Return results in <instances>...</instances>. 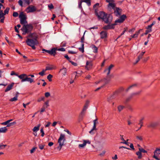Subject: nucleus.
<instances>
[{
    "label": "nucleus",
    "instance_id": "nucleus-1",
    "mask_svg": "<svg viewBox=\"0 0 160 160\" xmlns=\"http://www.w3.org/2000/svg\"><path fill=\"white\" fill-rule=\"evenodd\" d=\"M96 14L99 19H102L107 23H110L112 20V17L110 15H108L102 11L98 12H96Z\"/></svg>",
    "mask_w": 160,
    "mask_h": 160
},
{
    "label": "nucleus",
    "instance_id": "nucleus-2",
    "mask_svg": "<svg viewBox=\"0 0 160 160\" xmlns=\"http://www.w3.org/2000/svg\"><path fill=\"white\" fill-rule=\"evenodd\" d=\"M36 38V37L35 38L33 39L28 38L26 41L27 44L28 46L32 47L33 49H35L36 47L35 46L38 44V43Z\"/></svg>",
    "mask_w": 160,
    "mask_h": 160
},
{
    "label": "nucleus",
    "instance_id": "nucleus-3",
    "mask_svg": "<svg viewBox=\"0 0 160 160\" xmlns=\"http://www.w3.org/2000/svg\"><path fill=\"white\" fill-rule=\"evenodd\" d=\"M19 17L20 19V22L21 24L23 25H25L27 24V22L26 20V16L24 14L23 12H20Z\"/></svg>",
    "mask_w": 160,
    "mask_h": 160
},
{
    "label": "nucleus",
    "instance_id": "nucleus-4",
    "mask_svg": "<svg viewBox=\"0 0 160 160\" xmlns=\"http://www.w3.org/2000/svg\"><path fill=\"white\" fill-rule=\"evenodd\" d=\"M126 18V16L125 15H123L121 16L119 18L116 20L115 22L114 25H116L118 23H121L123 22L125 18Z\"/></svg>",
    "mask_w": 160,
    "mask_h": 160
},
{
    "label": "nucleus",
    "instance_id": "nucleus-5",
    "mask_svg": "<svg viewBox=\"0 0 160 160\" xmlns=\"http://www.w3.org/2000/svg\"><path fill=\"white\" fill-rule=\"evenodd\" d=\"M65 136L64 135L61 134L60 137L58 139V142L59 143V146H63L64 145V141Z\"/></svg>",
    "mask_w": 160,
    "mask_h": 160
},
{
    "label": "nucleus",
    "instance_id": "nucleus-6",
    "mask_svg": "<svg viewBox=\"0 0 160 160\" xmlns=\"http://www.w3.org/2000/svg\"><path fill=\"white\" fill-rule=\"evenodd\" d=\"M36 10V7L33 5H30L28 6L26 9V11L27 13L33 12Z\"/></svg>",
    "mask_w": 160,
    "mask_h": 160
},
{
    "label": "nucleus",
    "instance_id": "nucleus-7",
    "mask_svg": "<svg viewBox=\"0 0 160 160\" xmlns=\"http://www.w3.org/2000/svg\"><path fill=\"white\" fill-rule=\"evenodd\" d=\"M56 49H57L55 48L52 49L50 50H45V49H42V51H45L50 55L55 56L56 54Z\"/></svg>",
    "mask_w": 160,
    "mask_h": 160
},
{
    "label": "nucleus",
    "instance_id": "nucleus-8",
    "mask_svg": "<svg viewBox=\"0 0 160 160\" xmlns=\"http://www.w3.org/2000/svg\"><path fill=\"white\" fill-rule=\"evenodd\" d=\"M158 124V122H150L147 124V127L153 128L157 126Z\"/></svg>",
    "mask_w": 160,
    "mask_h": 160
},
{
    "label": "nucleus",
    "instance_id": "nucleus-9",
    "mask_svg": "<svg viewBox=\"0 0 160 160\" xmlns=\"http://www.w3.org/2000/svg\"><path fill=\"white\" fill-rule=\"evenodd\" d=\"M114 14L115 15L117 16H119L121 15L122 12V10L116 7L114 9Z\"/></svg>",
    "mask_w": 160,
    "mask_h": 160
},
{
    "label": "nucleus",
    "instance_id": "nucleus-10",
    "mask_svg": "<svg viewBox=\"0 0 160 160\" xmlns=\"http://www.w3.org/2000/svg\"><path fill=\"white\" fill-rule=\"evenodd\" d=\"M83 143L82 144H80L78 145V147L79 148H83L86 145L87 143L90 144V142L89 140H83Z\"/></svg>",
    "mask_w": 160,
    "mask_h": 160
},
{
    "label": "nucleus",
    "instance_id": "nucleus-11",
    "mask_svg": "<svg viewBox=\"0 0 160 160\" xmlns=\"http://www.w3.org/2000/svg\"><path fill=\"white\" fill-rule=\"evenodd\" d=\"M98 123V122L97 119H96L94 120L93 121V127L91 129V130L89 131V133L91 134L92 133V132L94 130H96V124Z\"/></svg>",
    "mask_w": 160,
    "mask_h": 160
},
{
    "label": "nucleus",
    "instance_id": "nucleus-12",
    "mask_svg": "<svg viewBox=\"0 0 160 160\" xmlns=\"http://www.w3.org/2000/svg\"><path fill=\"white\" fill-rule=\"evenodd\" d=\"M154 155L153 156V157L157 160H160V159L155 155L156 153L158 154H160V148H156V150L154 151Z\"/></svg>",
    "mask_w": 160,
    "mask_h": 160
},
{
    "label": "nucleus",
    "instance_id": "nucleus-13",
    "mask_svg": "<svg viewBox=\"0 0 160 160\" xmlns=\"http://www.w3.org/2000/svg\"><path fill=\"white\" fill-rule=\"evenodd\" d=\"M100 38L101 39H105L107 37V33L105 31H102L100 33Z\"/></svg>",
    "mask_w": 160,
    "mask_h": 160
},
{
    "label": "nucleus",
    "instance_id": "nucleus-14",
    "mask_svg": "<svg viewBox=\"0 0 160 160\" xmlns=\"http://www.w3.org/2000/svg\"><path fill=\"white\" fill-rule=\"evenodd\" d=\"M92 62L87 61L86 63V68L88 70L91 69L92 67Z\"/></svg>",
    "mask_w": 160,
    "mask_h": 160
},
{
    "label": "nucleus",
    "instance_id": "nucleus-15",
    "mask_svg": "<svg viewBox=\"0 0 160 160\" xmlns=\"http://www.w3.org/2000/svg\"><path fill=\"white\" fill-rule=\"evenodd\" d=\"M115 25L114 24L111 25H108L107 26H104L103 28L105 30H108L109 29H113L114 28V26Z\"/></svg>",
    "mask_w": 160,
    "mask_h": 160
},
{
    "label": "nucleus",
    "instance_id": "nucleus-16",
    "mask_svg": "<svg viewBox=\"0 0 160 160\" xmlns=\"http://www.w3.org/2000/svg\"><path fill=\"white\" fill-rule=\"evenodd\" d=\"M114 65L112 64H111L110 65V66L108 67V68L105 69L104 70L105 72H107V75L108 76V75L110 73V71L111 70V69L113 67Z\"/></svg>",
    "mask_w": 160,
    "mask_h": 160
},
{
    "label": "nucleus",
    "instance_id": "nucleus-17",
    "mask_svg": "<svg viewBox=\"0 0 160 160\" xmlns=\"http://www.w3.org/2000/svg\"><path fill=\"white\" fill-rule=\"evenodd\" d=\"M14 84V82H12L9 85L5 90V92H7L12 89V87H13Z\"/></svg>",
    "mask_w": 160,
    "mask_h": 160
},
{
    "label": "nucleus",
    "instance_id": "nucleus-18",
    "mask_svg": "<svg viewBox=\"0 0 160 160\" xmlns=\"http://www.w3.org/2000/svg\"><path fill=\"white\" fill-rule=\"evenodd\" d=\"M56 67L52 65H49L46 67L45 70L46 71L50 70L56 69Z\"/></svg>",
    "mask_w": 160,
    "mask_h": 160
},
{
    "label": "nucleus",
    "instance_id": "nucleus-19",
    "mask_svg": "<svg viewBox=\"0 0 160 160\" xmlns=\"http://www.w3.org/2000/svg\"><path fill=\"white\" fill-rule=\"evenodd\" d=\"M28 81L30 83H31L32 82H34V80L33 79L30 78H28L27 76L24 79H23L22 80H21V82H23L25 81Z\"/></svg>",
    "mask_w": 160,
    "mask_h": 160
},
{
    "label": "nucleus",
    "instance_id": "nucleus-20",
    "mask_svg": "<svg viewBox=\"0 0 160 160\" xmlns=\"http://www.w3.org/2000/svg\"><path fill=\"white\" fill-rule=\"evenodd\" d=\"M110 79H107L106 78H104L102 80H101L100 81H97L95 82V83L96 84H98L99 83H100L101 82H103L104 83V85L105 84L108 83Z\"/></svg>",
    "mask_w": 160,
    "mask_h": 160
},
{
    "label": "nucleus",
    "instance_id": "nucleus-21",
    "mask_svg": "<svg viewBox=\"0 0 160 160\" xmlns=\"http://www.w3.org/2000/svg\"><path fill=\"white\" fill-rule=\"evenodd\" d=\"M60 72H61L63 76H65L67 74V69L65 68H63L60 70Z\"/></svg>",
    "mask_w": 160,
    "mask_h": 160
},
{
    "label": "nucleus",
    "instance_id": "nucleus-22",
    "mask_svg": "<svg viewBox=\"0 0 160 160\" xmlns=\"http://www.w3.org/2000/svg\"><path fill=\"white\" fill-rule=\"evenodd\" d=\"M108 8L111 7L113 9H114L115 7V4L114 2V1L113 0V1L111 2L108 3Z\"/></svg>",
    "mask_w": 160,
    "mask_h": 160
},
{
    "label": "nucleus",
    "instance_id": "nucleus-23",
    "mask_svg": "<svg viewBox=\"0 0 160 160\" xmlns=\"http://www.w3.org/2000/svg\"><path fill=\"white\" fill-rule=\"evenodd\" d=\"M22 30L23 32V34H25L26 33L28 32L26 25H23V26L22 28Z\"/></svg>",
    "mask_w": 160,
    "mask_h": 160
},
{
    "label": "nucleus",
    "instance_id": "nucleus-24",
    "mask_svg": "<svg viewBox=\"0 0 160 160\" xmlns=\"http://www.w3.org/2000/svg\"><path fill=\"white\" fill-rule=\"evenodd\" d=\"M28 32L31 31L33 29V27L31 24L26 25Z\"/></svg>",
    "mask_w": 160,
    "mask_h": 160
},
{
    "label": "nucleus",
    "instance_id": "nucleus-25",
    "mask_svg": "<svg viewBox=\"0 0 160 160\" xmlns=\"http://www.w3.org/2000/svg\"><path fill=\"white\" fill-rule=\"evenodd\" d=\"M144 118H142L140 119V120L139 121V123L138 124L140 125V127L138 129V130H137V131L139 130L141 128V127L143 126V121L144 120Z\"/></svg>",
    "mask_w": 160,
    "mask_h": 160
},
{
    "label": "nucleus",
    "instance_id": "nucleus-26",
    "mask_svg": "<svg viewBox=\"0 0 160 160\" xmlns=\"http://www.w3.org/2000/svg\"><path fill=\"white\" fill-rule=\"evenodd\" d=\"M18 77L20 79L22 80L27 76V75L25 74H22L20 75H18Z\"/></svg>",
    "mask_w": 160,
    "mask_h": 160
},
{
    "label": "nucleus",
    "instance_id": "nucleus-27",
    "mask_svg": "<svg viewBox=\"0 0 160 160\" xmlns=\"http://www.w3.org/2000/svg\"><path fill=\"white\" fill-rule=\"evenodd\" d=\"M8 130L6 127H4L0 128V133H5Z\"/></svg>",
    "mask_w": 160,
    "mask_h": 160
},
{
    "label": "nucleus",
    "instance_id": "nucleus-28",
    "mask_svg": "<svg viewBox=\"0 0 160 160\" xmlns=\"http://www.w3.org/2000/svg\"><path fill=\"white\" fill-rule=\"evenodd\" d=\"M40 126V124H39L37 126H35L32 129L34 132H36L39 130V128Z\"/></svg>",
    "mask_w": 160,
    "mask_h": 160
},
{
    "label": "nucleus",
    "instance_id": "nucleus-29",
    "mask_svg": "<svg viewBox=\"0 0 160 160\" xmlns=\"http://www.w3.org/2000/svg\"><path fill=\"white\" fill-rule=\"evenodd\" d=\"M18 93H17V94H16V96L14 98H11L10 100V101L11 102L15 101L18 100Z\"/></svg>",
    "mask_w": 160,
    "mask_h": 160
},
{
    "label": "nucleus",
    "instance_id": "nucleus-30",
    "mask_svg": "<svg viewBox=\"0 0 160 160\" xmlns=\"http://www.w3.org/2000/svg\"><path fill=\"white\" fill-rule=\"evenodd\" d=\"M88 106L87 105H85L84 106L83 109V110H82V111L81 112V115H84V112L86 110V109L88 108Z\"/></svg>",
    "mask_w": 160,
    "mask_h": 160
},
{
    "label": "nucleus",
    "instance_id": "nucleus-31",
    "mask_svg": "<svg viewBox=\"0 0 160 160\" xmlns=\"http://www.w3.org/2000/svg\"><path fill=\"white\" fill-rule=\"evenodd\" d=\"M92 48L93 50V52H94L96 53L98 52V48L94 45L92 46Z\"/></svg>",
    "mask_w": 160,
    "mask_h": 160
},
{
    "label": "nucleus",
    "instance_id": "nucleus-32",
    "mask_svg": "<svg viewBox=\"0 0 160 160\" xmlns=\"http://www.w3.org/2000/svg\"><path fill=\"white\" fill-rule=\"evenodd\" d=\"M91 0H81L82 2H86L88 6L91 5Z\"/></svg>",
    "mask_w": 160,
    "mask_h": 160
},
{
    "label": "nucleus",
    "instance_id": "nucleus-33",
    "mask_svg": "<svg viewBox=\"0 0 160 160\" xmlns=\"http://www.w3.org/2000/svg\"><path fill=\"white\" fill-rule=\"evenodd\" d=\"M136 154L138 156V158L139 159H141L142 158V155L141 153L139 151L137 152H136Z\"/></svg>",
    "mask_w": 160,
    "mask_h": 160
},
{
    "label": "nucleus",
    "instance_id": "nucleus-34",
    "mask_svg": "<svg viewBox=\"0 0 160 160\" xmlns=\"http://www.w3.org/2000/svg\"><path fill=\"white\" fill-rule=\"evenodd\" d=\"M124 107L123 106L119 105L118 107V110L119 112H120L124 108Z\"/></svg>",
    "mask_w": 160,
    "mask_h": 160
},
{
    "label": "nucleus",
    "instance_id": "nucleus-35",
    "mask_svg": "<svg viewBox=\"0 0 160 160\" xmlns=\"http://www.w3.org/2000/svg\"><path fill=\"white\" fill-rule=\"evenodd\" d=\"M84 43H82V47L79 48V50L80 51L82 52H84Z\"/></svg>",
    "mask_w": 160,
    "mask_h": 160
},
{
    "label": "nucleus",
    "instance_id": "nucleus-36",
    "mask_svg": "<svg viewBox=\"0 0 160 160\" xmlns=\"http://www.w3.org/2000/svg\"><path fill=\"white\" fill-rule=\"evenodd\" d=\"M141 30H142V29H139L138 31L136 32L134 34V35L135 38L138 37V35L140 33V31Z\"/></svg>",
    "mask_w": 160,
    "mask_h": 160
},
{
    "label": "nucleus",
    "instance_id": "nucleus-37",
    "mask_svg": "<svg viewBox=\"0 0 160 160\" xmlns=\"http://www.w3.org/2000/svg\"><path fill=\"white\" fill-rule=\"evenodd\" d=\"M141 92V91H138L132 94V96H134L138 95L140 94Z\"/></svg>",
    "mask_w": 160,
    "mask_h": 160
},
{
    "label": "nucleus",
    "instance_id": "nucleus-38",
    "mask_svg": "<svg viewBox=\"0 0 160 160\" xmlns=\"http://www.w3.org/2000/svg\"><path fill=\"white\" fill-rule=\"evenodd\" d=\"M0 12V18H5L4 15L5 14L2 11H1Z\"/></svg>",
    "mask_w": 160,
    "mask_h": 160
},
{
    "label": "nucleus",
    "instance_id": "nucleus-39",
    "mask_svg": "<svg viewBox=\"0 0 160 160\" xmlns=\"http://www.w3.org/2000/svg\"><path fill=\"white\" fill-rule=\"evenodd\" d=\"M139 151L141 152L147 153V151L143 149L142 148H139Z\"/></svg>",
    "mask_w": 160,
    "mask_h": 160
},
{
    "label": "nucleus",
    "instance_id": "nucleus-40",
    "mask_svg": "<svg viewBox=\"0 0 160 160\" xmlns=\"http://www.w3.org/2000/svg\"><path fill=\"white\" fill-rule=\"evenodd\" d=\"M26 3L29 5L32 2L33 0H23Z\"/></svg>",
    "mask_w": 160,
    "mask_h": 160
},
{
    "label": "nucleus",
    "instance_id": "nucleus-41",
    "mask_svg": "<svg viewBox=\"0 0 160 160\" xmlns=\"http://www.w3.org/2000/svg\"><path fill=\"white\" fill-rule=\"evenodd\" d=\"M16 124V122H11V123H9L8 124L7 127H9L11 126H12L14 125V124Z\"/></svg>",
    "mask_w": 160,
    "mask_h": 160
},
{
    "label": "nucleus",
    "instance_id": "nucleus-42",
    "mask_svg": "<svg viewBox=\"0 0 160 160\" xmlns=\"http://www.w3.org/2000/svg\"><path fill=\"white\" fill-rule=\"evenodd\" d=\"M137 86V84H132L131 86H130L127 89L126 91H128L129 89H130L132 88L136 87Z\"/></svg>",
    "mask_w": 160,
    "mask_h": 160
},
{
    "label": "nucleus",
    "instance_id": "nucleus-43",
    "mask_svg": "<svg viewBox=\"0 0 160 160\" xmlns=\"http://www.w3.org/2000/svg\"><path fill=\"white\" fill-rule=\"evenodd\" d=\"M145 52H142L138 56V58H139V59H140L142 58V56L144 55V54L145 53Z\"/></svg>",
    "mask_w": 160,
    "mask_h": 160
},
{
    "label": "nucleus",
    "instance_id": "nucleus-44",
    "mask_svg": "<svg viewBox=\"0 0 160 160\" xmlns=\"http://www.w3.org/2000/svg\"><path fill=\"white\" fill-rule=\"evenodd\" d=\"M45 69H43L42 70V71L41 72H39L38 73V74L41 76H43L45 72L46 71Z\"/></svg>",
    "mask_w": 160,
    "mask_h": 160
},
{
    "label": "nucleus",
    "instance_id": "nucleus-45",
    "mask_svg": "<svg viewBox=\"0 0 160 160\" xmlns=\"http://www.w3.org/2000/svg\"><path fill=\"white\" fill-rule=\"evenodd\" d=\"M52 75L50 74L47 76V79L49 81L51 82L52 81Z\"/></svg>",
    "mask_w": 160,
    "mask_h": 160
},
{
    "label": "nucleus",
    "instance_id": "nucleus-46",
    "mask_svg": "<svg viewBox=\"0 0 160 160\" xmlns=\"http://www.w3.org/2000/svg\"><path fill=\"white\" fill-rule=\"evenodd\" d=\"M9 10V8L7 7L4 11V13L5 14H8Z\"/></svg>",
    "mask_w": 160,
    "mask_h": 160
},
{
    "label": "nucleus",
    "instance_id": "nucleus-47",
    "mask_svg": "<svg viewBox=\"0 0 160 160\" xmlns=\"http://www.w3.org/2000/svg\"><path fill=\"white\" fill-rule=\"evenodd\" d=\"M85 32H84L83 36L81 38V42L82 43H84V34H85Z\"/></svg>",
    "mask_w": 160,
    "mask_h": 160
},
{
    "label": "nucleus",
    "instance_id": "nucleus-48",
    "mask_svg": "<svg viewBox=\"0 0 160 160\" xmlns=\"http://www.w3.org/2000/svg\"><path fill=\"white\" fill-rule=\"evenodd\" d=\"M6 146V145H2L0 144V150L4 149Z\"/></svg>",
    "mask_w": 160,
    "mask_h": 160
},
{
    "label": "nucleus",
    "instance_id": "nucleus-49",
    "mask_svg": "<svg viewBox=\"0 0 160 160\" xmlns=\"http://www.w3.org/2000/svg\"><path fill=\"white\" fill-rule=\"evenodd\" d=\"M136 138L137 139L139 140L140 141H142V137L141 136H137Z\"/></svg>",
    "mask_w": 160,
    "mask_h": 160
},
{
    "label": "nucleus",
    "instance_id": "nucleus-50",
    "mask_svg": "<svg viewBox=\"0 0 160 160\" xmlns=\"http://www.w3.org/2000/svg\"><path fill=\"white\" fill-rule=\"evenodd\" d=\"M18 15V13L17 12H13L12 16L15 17H17Z\"/></svg>",
    "mask_w": 160,
    "mask_h": 160
},
{
    "label": "nucleus",
    "instance_id": "nucleus-51",
    "mask_svg": "<svg viewBox=\"0 0 160 160\" xmlns=\"http://www.w3.org/2000/svg\"><path fill=\"white\" fill-rule=\"evenodd\" d=\"M45 98L44 97H41L40 98H39L38 100L37 101L38 102H40L42 101H43L44 99Z\"/></svg>",
    "mask_w": 160,
    "mask_h": 160
},
{
    "label": "nucleus",
    "instance_id": "nucleus-52",
    "mask_svg": "<svg viewBox=\"0 0 160 160\" xmlns=\"http://www.w3.org/2000/svg\"><path fill=\"white\" fill-rule=\"evenodd\" d=\"M44 146H45V145L41 144H40L39 145V148L41 150L43 149L44 148Z\"/></svg>",
    "mask_w": 160,
    "mask_h": 160
},
{
    "label": "nucleus",
    "instance_id": "nucleus-53",
    "mask_svg": "<svg viewBox=\"0 0 160 160\" xmlns=\"http://www.w3.org/2000/svg\"><path fill=\"white\" fill-rule=\"evenodd\" d=\"M40 132L42 133L41 136L42 137H43L44 135V133L42 128L41 129Z\"/></svg>",
    "mask_w": 160,
    "mask_h": 160
},
{
    "label": "nucleus",
    "instance_id": "nucleus-54",
    "mask_svg": "<svg viewBox=\"0 0 160 160\" xmlns=\"http://www.w3.org/2000/svg\"><path fill=\"white\" fill-rule=\"evenodd\" d=\"M146 28L147 29L146 31H147L148 32V33L151 32L152 31V29L151 28H148V27H146Z\"/></svg>",
    "mask_w": 160,
    "mask_h": 160
},
{
    "label": "nucleus",
    "instance_id": "nucleus-55",
    "mask_svg": "<svg viewBox=\"0 0 160 160\" xmlns=\"http://www.w3.org/2000/svg\"><path fill=\"white\" fill-rule=\"evenodd\" d=\"M38 60L37 59H29L28 61V62H35L37 61H38Z\"/></svg>",
    "mask_w": 160,
    "mask_h": 160
},
{
    "label": "nucleus",
    "instance_id": "nucleus-56",
    "mask_svg": "<svg viewBox=\"0 0 160 160\" xmlns=\"http://www.w3.org/2000/svg\"><path fill=\"white\" fill-rule=\"evenodd\" d=\"M50 95V93L49 92H46L45 93V96L46 98H48L49 97Z\"/></svg>",
    "mask_w": 160,
    "mask_h": 160
},
{
    "label": "nucleus",
    "instance_id": "nucleus-57",
    "mask_svg": "<svg viewBox=\"0 0 160 160\" xmlns=\"http://www.w3.org/2000/svg\"><path fill=\"white\" fill-rule=\"evenodd\" d=\"M10 75H11V76H12V75H16V76H18V75L14 71H12L11 72V74H10Z\"/></svg>",
    "mask_w": 160,
    "mask_h": 160
},
{
    "label": "nucleus",
    "instance_id": "nucleus-58",
    "mask_svg": "<svg viewBox=\"0 0 160 160\" xmlns=\"http://www.w3.org/2000/svg\"><path fill=\"white\" fill-rule=\"evenodd\" d=\"M106 153V151L105 150L103 151L102 153H100L99 155L100 156H103Z\"/></svg>",
    "mask_w": 160,
    "mask_h": 160
},
{
    "label": "nucleus",
    "instance_id": "nucleus-59",
    "mask_svg": "<svg viewBox=\"0 0 160 160\" xmlns=\"http://www.w3.org/2000/svg\"><path fill=\"white\" fill-rule=\"evenodd\" d=\"M48 7L50 9H52L54 8L52 4L49 5H48Z\"/></svg>",
    "mask_w": 160,
    "mask_h": 160
},
{
    "label": "nucleus",
    "instance_id": "nucleus-60",
    "mask_svg": "<svg viewBox=\"0 0 160 160\" xmlns=\"http://www.w3.org/2000/svg\"><path fill=\"white\" fill-rule=\"evenodd\" d=\"M36 148H33L30 150V152L32 153H33L35 150Z\"/></svg>",
    "mask_w": 160,
    "mask_h": 160
},
{
    "label": "nucleus",
    "instance_id": "nucleus-61",
    "mask_svg": "<svg viewBox=\"0 0 160 160\" xmlns=\"http://www.w3.org/2000/svg\"><path fill=\"white\" fill-rule=\"evenodd\" d=\"M99 5V4L98 3H96L93 6V8L95 9L96 8H97L98 7Z\"/></svg>",
    "mask_w": 160,
    "mask_h": 160
},
{
    "label": "nucleus",
    "instance_id": "nucleus-62",
    "mask_svg": "<svg viewBox=\"0 0 160 160\" xmlns=\"http://www.w3.org/2000/svg\"><path fill=\"white\" fill-rule=\"evenodd\" d=\"M8 123H9L7 120L4 122L2 123H1V124L2 125H7L8 124Z\"/></svg>",
    "mask_w": 160,
    "mask_h": 160
},
{
    "label": "nucleus",
    "instance_id": "nucleus-63",
    "mask_svg": "<svg viewBox=\"0 0 160 160\" xmlns=\"http://www.w3.org/2000/svg\"><path fill=\"white\" fill-rule=\"evenodd\" d=\"M130 148H132L133 150H134L135 148L134 147L133 144L132 143H131L130 145Z\"/></svg>",
    "mask_w": 160,
    "mask_h": 160
},
{
    "label": "nucleus",
    "instance_id": "nucleus-64",
    "mask_svg": "<svg viewBox=\"0 0 160 160\" xmlns=\"http://www.w3.org/2000/svg\"><path fill=\"white\" fill-rule=\"evenodd\" d=\"M18 3L21 6H22V0H19Z\"/></svg>",
    "mask_w": 160,
    "mask_h": 160
}]
</instances>
